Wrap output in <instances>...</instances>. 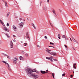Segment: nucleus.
<instances>
[{
  "instance_id": "19",
  "label": "nucleus",
  "mask_w": 79,
  "mask_h": 79,
  "mask_svg": "<svg viewBox=\"0 0 79 79\" xmlns=\"http://www.w3.org/2000/svg\"><path fill=\"white\" fill-rule=\"evenodd\" d=\"M2 61L4 63H5V64H7V63H6V62L4 61V60H2Z\"/></svg>"
},
{
  "instance_id": "64",
  "label": "nucleus",
  "mask_w": 79,
  "mask_h": 79,
  "mask_svg": "<svg viewBox=\"0 0 79 79\" xmlns=\"http://www.w3.org/2000/svg\"><path fill=\"white\" fill-rule=\"evenodd\" d=\"M73 73H74V72L73 71Z\"/></svg>"
},
{
  "instance_id": "46",
  "label": "nucleus",
  "mask_w": 79,
  "mask_h": 79,
  "mask_svg": "<svg viewBox=\"0 0 79 79\" xmlns=\"http://www.w3.org/2000/svg\"><path fill=\"white\" fill-rule=\"evenodd\" d=\"M37 47H39V48H40V46L39 45H37Z\"/></svg>"
},
{
  "instance_id": "60",
  "label": "nucleus",
  "mask_w": 79,
  "mask_h": 79,
  "mask_svg": "<svg viewBox=\"0 0 79 79\" xmlns=\"http://www.w3.org/2000/svg\"><path fill=\"white\" fill-rule=\"evenodd\" d=\"M4 74H6V73L5 71H4Z\"/></svg>"
},
{
  "instance_id": "51",
  "label": "nucleus",
  "mask_w": 79,
  "mask_h": 79,
  "mask_svg": "<svg viewBox=\"0 0 79 79\" xmlns=\"http://www.w3.org/2000/svg\"><path fill=\"white\" fill-rule=\"evenodd\" d=\"M13 37H16V36H15V35H13Z\"/></svg>"
},
{
  "instance_id": "17",
  "label": "nucleus",
  "mask_w": 79,
  "mask_h": 79,
  "mask_svg": "<svg viewBox=\"0 0 79 79\" xmlns=\"http://www.w3.org/2000/svg\"><path fill=\"white\" fill-rule=\"evenodd\" d=\"M58 37L59 39H61V38H60V34H58Z\"/></svg>"
},
{
  "instance_id": "21",
  "label": "nucleus",
  "mask_w": 79,
  "mask_h": 79,
  "mask_svg": "<svg viewBox=\"0 0 79 79\" xmlns=\"http://www.w3.org/2000/svg\"><path fill=\"white\" fill-rule=\"evenodd\" d=\"M10 12H8V13L6 15L7 17H8V16H9V15H10Z\"/></svg>"
},
{
  "instance_id": "28",
  "label": "nucleus",
  "mask_w": 79,
  "mask_h": 79,
  "mask_svg": "<svg viewBox=\"0 0 79 79\" xmlns=\"http://www.w3.org/2000/svg\"><path fill=\"white\" fill-rule=\"evenodd\" d=\"M7 58H8L9 59H11V57H10V56H8L7 55Z\"/></svg>"
},
{
  "instance_id": "16",
  "label": "nucleus",
  "mask_w": 79,
  "mask_h": 79,
  "mask_svg": "<svg viewBox=\"0 0 79 79\" xmlns=\"http://www.w3.org/2000/svg\"><path fill=\"white\" fill-rule=\"evenodd\" d=\"M52 76L53 77V78L55 79V74H54V73H52Z\"/></svg>"
},
{
  "instance_id": "23",
  "label": "nucleus",
  "mask_w": 79,
  "mask_h": 79,
  "mask_svg": "<svg viewBox=\"0 0 79 79\" xmlns=\"http://www.w3.org/2000/svg\"><path fill=\"white\" fill-rule=\"evenodd\" d=\"M62 38H63V39H64V38H65L66 37L64 35H63V36H62Z\"/></svg>"
},
{
  "instance_id": "18",
  "label": "nucleus",
  "mask_w": 79,
  "mask_h": 79,
  "mask_svg": "<svg viewBox=\"0 0 79 79\" xmlns=\"http://www.w3.org/2000/svg\"><path fill=\"white\" fill-rule=\"evenodd\" d=\"M46 58L48 59V60H51V58H50V57H46Z\"/></svg>"
},
{
  "instance_id": "41",
  "label": "nucleus",
  "mask_w": 79,
  "mask_h": 79,
  "mask_svg": "<svg viewBox=\"0 0 79 79\" xmlns=\"http://www.w3.org/2000/svg\"><path fill=\"white\" fill-rule=\"evenodd\" d=\"M50 60L52 62H53V60H52V59H50Z\"/></svg>"
},
{
  "instance_id": "25",
  "label": "nucleus",
  "mask_w": 79,
  "mask_h": 79,
  "mask_svg": "<svg viewBox=\"0 0 79 79\" xmlns=\"http://www.w3.org/2000/svg\"><path fill=\"white\" fill-rule=\"evenodd\" d=\"M2 55H4V56H7V55L3 53H2Z\"/></svg>"
},
{
  "instance_id": "43",
  "label": "nucleus",
  "mask_w": 79,
  "mask_h": 79,
  "mask_svg": "<svg viewBox=\"0 0 79 79\" xmlns=\"http://www.w3.org/2000/svg\"><path fill=\"white\" fill-rule=\"evenodd\" d=\"M44 38H45V39H47V36H44Z\"/></svg>"
},
{
  "instance_id": "14",
  "label": "nucleus",
  "mask_w": 79,
  "mask_h": 79,
  "mask_svg": "<svg viewBox=\"0 0 79 79\" xmlns=\"http://www.w3.org/2000/svg\"><path fill=\"white\" fill-rule=\"evenodd\" d=\"M13 29H14V31H15V29H16V27L15 26V25H14L13 26Z\"/></svg>"
},
{
  "instance_id": "3",
  "label": "nucleus",
  "mask_w": 79,
  "mask_h": 79,
  "mask_svg": "<svg viewBox=\"0 0 79 79\" xmlns=\"http://www.w3.org/2000/svg\"><path fill=\"white\" fill-rule=\"evenodd\" d=\"M52 12L54 14V15L55 17H56V12H55V10L54 9L52 10Z\"/></svg>"
},
{
  "instance_id": "26",
  "label": "nucleus",
  "mask_w": 79,
  "mask_h": 79,
  "mask_svg": "<svg viewBox=\"0 0 79 79\" xmlns=\"http://www.w3.org/2000/svg\"><path fill=\"white\" fill-rule=\"evenodd\" d=\"M64 46H65V48H66V50H68V47H67V46L65 44H64Z\"/></svg>"
},
{
  "instance_id": "31",
  "label": "nucleus",
  "mask_w": 79,
  "mask_h": 79,
  "mask_svg": "<svg viewBox=\"0 0 79 79\" xmlns=\"http://www.w3.org/2000/svg\"><path fill=\"white\" fill-rule=\"evenodd\" d=\"M53 60H54V61H58V60H56V59H53Z\"/></svg>"
},
{
  "instance_id": "48",
  "label": "nucleus",
  "mask_w": 79,
  "mask_h": 79,
  "mask_svg": "<svg viewBox=\"0 0 79 79\" xmlns=\"http://www.w3.org/2000/svg\"><path fill=\"white\" fill-rule=\"evenodd\" d=\"M42 1H41L40 2V6H41V4H42Z\"/></svg>"
},
{
  "instance_id": "59",
  "label": "nucleus",
  "mask_w": 79,
  "mask_h": 79,
  "mask_svg": "<svg viewBox=\"0 0 79 79\" xmlns=\"http://www.w3.org/2000/svg\"><path fill=\"white\" fill-rule=\"evenodd\" d=\"M2 44V41L1 40H0V44Z\"/></svg>"
},
{
  "instance_id": "37",
  "label": "nucleus",
  "mask_w": 79,
  "mask_h": 79,
  "mask_svg": "<svg viewBox=\"0 0 79 79\" xmlns=\"http://www.w3.org/2000/svg\"><path fill=\"white\" fill-rule=\"evenodd\" d=\"M25 56H27H27H28V54H25Z\"/></svg>"
},
{
  "instance_id": "62",
  "label": "nucleus",
  "mask_w": 79,
  "mask_h": 79,
  "mask_svg": "<svg viewBox=\"0 0 79 79\" xmlns=\"http://www.w3.org/2000/svg\"><path fill=\"white\" fill-rule=\"evenodd\" d=\"M21 43H23V41H21Z\"/></svg>"
},
{
  "instance_id": "9",
  "label": "nucleus",
  "mask_w": 79,
  "mask_h": 79,
  "mask_svg": "<svg viewBox=\"0 0 79 79\" xmlns=\"http://www.w3.org/2000/svg\"><path fill=\"white\" fill-rule=\"evenodd\" d=\"M19 58L20 60H23V61H24V59L23 58V57H22V56H20Z\"/></svg>"
},
{
  "instance_id": "53",
  "label": "nucleus",
  "mask_w": 79,
  "mask_h": 79,
  "mask_svg": "<svg viewBox=\"0 0 79 79\" xmlns=\"http://www.w3.org/2000/svg\"><path fill=\"white\" fill-rule=\"evenodd\" d=\"M72 48H73V50H76V49H75L73 47Z\"/></svg>"
},
{
  "instance_id": "11",
  "label": "nucleus",
  "mask_w": 79,
  "mask_h": 79,
  "mask_svg": "<svg viewBox=\"0 0 79 79\" xmlns=\"http://www.w3.org/2000/svg\"><path fill=\"white\" fill-rule=\"evenodd\" d=\"M0 23H2L3 26H5V24H4V23H3V22L1 20H0Z\"/></svg>"
},
{
  "instance_id": "61",
  "label": "nucleus",
  "mask_w": 79,
  "mask_h": 79,
  "mask_svg": "<svg viewBox=\"0 0 79 79\" xmlns=\"http://www.w3.org/2000/svg\"><path fill=\"white\" fill-rule=\"evenodd\" d=\"M27 21H29V19L27 18Z\"/></svg>"
},
{
  "instance_id": "33",
  "label": "nucleus",
  "mask_w": 79,
  "mask_h": 79,
  "mask_svg": "<svg viewBox=\"0 0 79 79\" xmlns=\"http://www.w3.org/2000/svg\"><path fill=\"white\" fill-rule=\"evenodd\" d=\"M50 45H54V43H52L51 42H50Z\"/></svg>"
},
{
  "instance_id": "49",
  "label": "nucleus",
  "mask_w": 79,
  "mask_h": 79,
  "mask_svg": "<svg viewBox=\"0 0 79 79\" xmlns=\"http://www.w3.org/2000/svg\"><path fill=\"white\" fill-rule=\"evenodd\" d=\"M19 19L20 21H22V18H20Z\"/></svg>"
},
{
  "instance_id": "15",
  "label": "nucleus",
  "mask_w": 79,
  "mask_h": 79,
  "mask_svg": "<svg viewBox=\"0 0 79 79\" xmlns=\"http://www.w3.org/2000/svg\"><path fill=\"white\" fill-rule=\"evenodd\" d=\"M18 60V58L16 57H15L14 59V61H17Z\"/></svg>"
},
{
  "instance_id": "34",
  "label": "nucleus",
  "mask_w": 79,
  "mask_h": 79,
  "mask_svg": "<svg viewBox=\"0 0 79 79\" xmlns=\"http://www.w3.org/2000/svg\"><path fill=\"white\" fill-rule=\"evenodd\" d=\"M50 25H51V26H52V27H53V24H52L51 23H50Z\"/></svg>"
},
{
  "instance_id": "57",
  "label": "nucleus",
  "mask_w": 79,
  "mask_h": 79,
  "mask_svg": "<svg viewBox=\"0 0 79 79\" xmlns=\"http://www.w3.org/2000/svg\"><path fill=\"white\" fill-rule=\"evenodd\" d=\"M73 41H74V42H75V40H75V39L74 40H73Z\"/></svg>"
},
{
  "instance_id": "42",
  "label": "nucleus",
  "mask_w": 79,
  "mask_h": 79,
  "mask_svg": "<svg viewBox=\"0 0 79 79\" xmlns=\"http://www.w3.org/2000/svg\"><path fill=\"white\" fill-rule=\"evenodd\" d=\"M73 66H76V63L74 64H73Z\"/></svg>"
},
{
  "instance_id": "8",
  "label": "nucleus",
  "mask_w": 79,
  "mask_h": 79,
  "mask_svg": "<svg viewBox=\"0 0 79 79\" xmlns=\"http://www.w3.org/2000/svg\"><path fill=\"white\" fill-rule=\"evenodd\" d=\"M20 27H23V26H24V23L23 22L19 24Z\"/></svg>"
},
{
  "instance_id": "1",
  "label": "nucleus",
  "mask_w": 79,
  "mask_h": 79,
  "mask_svg": "<svg viewBox=\"0 0 79 79\" xmlns=\"http://www.w3.org/2000/svg\"><path fill=\"white\" fill-rule=\"evenodd\" d=\"M32 69L30 68H27L25 69V70L28 74L27 75L29 76V77H31L32 79H37L39 77V76L35 75V74L34 73H32L31 72Z\"/></svg>"
},
{
  "instance_id": "20",
  "label": "nucleus",
  "mask_w": 79,
  "mask_h": 79,
  "mask_svg": "<svg viewBox=\"0 0 79 79\" xmlns=\"http://www.w3.org/2000/svg\"><path fill=\"white\" fill-rule=\"evenodd\" d=\"M8 69L10 71H11V68H10V67H8Z\"/></svg>"
},
{
  "instance_id": "27",
  "label": "nucleus",
  "mask_w": 79,
  "mask_h": 79,
  "mask_svg": "<svg viewBox=\"0 0 79 79\" xmlns=\"http://www.w3.org/2000/svg\"><path fill=\"white\" fill-rule=\"evenodd\" d=\"M13 63H15V64H16V61L14 60L13 61Z\"/></svg>"
},
{
  "instance_id": "12",
  "label": "nucleus",
  "mask_w": 79,
  "mask_h": 79,
  "mask_svg": "<svg viewBox=\"0 0 79 79\" xmlns=\"http://www.w3.org/2000/svg\"><path fill=\"white\" fill-rule=\"evenodd\" d=\"M31 25H32V26H33L35 29H36V27H35V25H34V23H31Z\"/></svg>"
},
{
  "instance_id": "10",
  "label": "nucleus",
  "mask_w": 79,
  "mask_h": 79,
  "mask_svg": "<svg viewBox=\"0 0 79 79\" xmlns=\"http://www.w3.org/2000/svg\"><path fill=\"white\" fill-rule=\"evenodd\" d=\"M31 72L32 73V72L34 73H35L36 72V71H37V70H36L34 69H32V70H31Z\"/></svg>"
},
{
  "instance_id": "47",
  "label": "nucleus",
  "mask_w": 79,
  "mask_h": 79,
  "mask_svg": "<svg viewBox=\"0 0 79 79\" xmlns=\"http://www.w3.org/2000/svg\"><path fill=\"white\" fill-rule=\"evenodd\" d=\"M73 75H70L71 78H72V77H73Z\"/></svg>"
},
{
  "instance_id": "35",
  "label": "nucleus",
  "mask_w": 79,
  "mask_h": 79,
  "mask_svg": "<svg viewBox=\"0 0 79 79\" xmlns=\"http://www.w3.org/2000/svg\"><path fill=\"white\" fill-rule=\"evenodd\" d=\"M65 40H68V38H67L66 37L65 38Z\"/></svg>"
},
{
  "instance_id": "44",
  "label": "nucleus",
  "mask_w": 79,
  "mask_h": 79,
  "mask_svg": "<svg viewBox=\"0 0 79 79\" xmlns=\"http://www.w3.org/2000/svg\"><path fill=\"white\" fill-rule=\"evenodd\" d=\"M36 72L37 73H38V74H39V72L38 71H37Z\"/></svg>"
},
{
  "instance_id": "63",
  "label": "nucleus",
  "mask_w": 79,
  "mask_h": 79,
  "mask_svg": "<svg viewBox=\"0 0 79 79\" xmlns=\"http://www.w3.org/2000/svg\"><path fill=\"white\" fill-rule=\"evenodd\" d=\"M72 39H73V38L74 37H73L72 36Z\"/></svg>"
},
{
  "instance_id": "24",
  "label": "nucleus",
  "mask_w": 79,
  "mask_h": 79,
  "mask_svg": "<svg viewBox=\"0 0 79 79\" xmlns=\"http://www.w3.org/2000/svg\"><path fill=\"white\" fill-rule=\"evenodd\" d=\"M5 6H8V5H7V2H5Z\"/></svg>"
},
{
  "instance_id": "55",
  "label": "nucleus",
  "mask_w": 79,
  "mask_h": 79,
  "mask_svg": "<svg viewBox=\"0 0 79 79\" xmlns=\"http://www.w3.org/2000/svg\"><path fill=\"white\" fill-rule=\"evenodd\" d=\"M72 40H74L75 39H74V38H72Z\"/></svg>"
},
{
  "instance_id": "50",
  "label": "nucleus",
  "mask_w": 79,
  "mask_h": 79,
  "mask_svg": "<svg viewBox=\"0 0 79 79\" xmlns=\"http://www.w3.org/2000/svg\"><path fill=\"white\" fill-rule=\"evenodd\" d=\"M13 42H16V40H14Z\"/></svg>"
},
{
  "instance_id": "2",
  "label": "nucleus",
  "mask_w": 79,
  "mask_h": 79,
  "mask_svg": "<svg viewBox=\"0 0 79 79\" xmlns=\"http://www.w3.org/2000/svg\"><path fill=\"white\" fill-rule=\"evenodd\" d=\"M46 52H47L48 53H50V55H53V56H55V55H56L57 54L56 52H50V51H51V50H49L48 48H46Z\"/></svg>"
},
{
  "instance_id": "4",
  "label": "nucleus",
  "mask_w": 79,
  "mask_h": 79,
  "mask_svg": "<svg viewBox=\"0 0 79 79\" xmlns=\"http://www.w3.org/2000/svg\"><path fill=\"white\" fill-rule=\"evenodd\" d=\"M10 48H13V42H12V41H10Z\"/></svg>"
},
{
  "instance_id": "58",
  "label": "nucleus",
  "mask_w": 79,
  "mask_h": 79,
  "mask_svg": "<svg viewBox=\"0 0 79 79\" xmlns=\"http://www.w3.org/2000/svg\"><path fill=\"white\" fill-rule=\"evenodd\" d=\"M46 71V72H48V70H47Z\"/></svg>"
},
{
  "instance_id": "22",
  "label": "nucleus",
  "mask_w": 79,
  "mask_h": 79,
  "mask_svg": "<svg viewBox=\"0 0 79 79\" xmlns=\"http://www.w3.org/2000/svg\"><path fill=\"white\" fill-rule=\"evenodd\" d=\"M5 34L7 36L8 38H10V36H8V34H7V33Z\"/></svg>"
},
{
  "instance_id": "39",
  "label": "nucleus",
  "mask_w": 79,
  "mask_h": 79,
  "mask_svg": "<svg viewBox=\"0 0 79 79\" xmlns=\"http://www.w3.org/2000/svg\"><path fill=\"white\" fill-rule=\"evenodd\" d=\"M62 76H65V73H64L62 75Z\"/></svg>"
},
{
  "instance_id": "36",
  "label": "nucleus",
  "mask_w": 79,
  "mask_h": 79,
  "mask_svg": "<svg viewBox=\"0 0 79 79\" xmlns=\"http://www.w3.org/2000/svg\"><path fill=\"white\" fill-rule=\"evenodd\" d=\"M24 44H25L24 46H26L27 45V43H25Z\"/></svg>"
},
{
  "instance_id": "52",
  "label": "nucleus",
  "mask_w": 79,
  "mask_h": 79,
  "mask_svg": "<svg viewBox=\"0 0 79 79\" xmlns=\"http://www.w3.org/2000/svg\"><path fill=\"white\" fill-rule=\"evenodd\" d=\"M70 39L71 41V42H73V41H72V40L71 39V38H70Z\"/></svg>"
},
{
  "instance_id": "5",
  "label": "nucleus",
  "mask_w": 79,
  "mask_h": 79,
  "mask_svg": "<svg viewBox=\"0 0 79 79\" xmlns=\"http://www.w3.org/2000/svg\"><path fill=\"white\" fill-rule=\"evenodd\" d=\"M3 30H4V31H6L7 32H9L10 31V30H9V29H8V28L6 27H4V29Z\"/></svg>"
},
{
  "instance_id": "38",
  "label": "nucleus",
  "mask_w": 79,
  "mask_h": 79,
  "mask_svg": "<svg viewBox=\"0 0 79 79\" xmlns=\"http://www.w3.org/2000/svg\"><path fill=\"white\" fill-rule=\"evenodd\" d=\"M7 26H9V23H7Z\"/></svg>"
},
{
  "instance_id": "30",
  "label": "nucleus",
  "mask_w": 79,
  "mask_h": 79,
  "mask_svg": "<svg viewBox=\"0 0 79 79\" xmlns=\"http://www.w3.org/2000/svg\"><path fill=\"white\" fill-rule=\"evenodd\" d=\"M74 42H76V43H77V44H79V43H78V42H77V40H75Z\"/></svg>"
},
{
  "instance_id": "6",
  "label": "nucleus",
  "mask_w": 79,
  "mask_h": 79,
  "mask_svg": "<svg viewBox=\"0 0 79 79\" xmlns=\"http://www.w3.org/2000/svg\"><path fill=\"white\" fill-rule=\"evenodd\" d=\"M40 72L42 74H46V73H48L45 72V71L41 70Z\"/></svg>"
},
{
  "instance_id": "29",
  "label": "nucleus",
  "mask_w": 79,
  "mask_h": 79,
  "mask_svg": "<svg viewBox=\"0 0 79 79\" xmlns=\"http://www.w3.org/2000/svg\"><path fill=\"white\" fill-rule=\"evenodd\" d=\"M73 68L74 69H77L76 67L75 66H73Z\"/></svg>"
},
{
  "instance_id": "13",
  "label": "nucleus",
  "mask_w": 79,
  "mask_h": 79,
  "mask_svg": "<svg viewBox=\"0 0 79 79\" xmlns=\"http://www.w3.org/2000/svg\"><path fill=\"white\" fill-rule=\"evenodd\" d=\"M43 10H45V11H46L47 10V8L45 6H44L43 7Z\"/></svg>"
},
{
  "instance_id": "56",
  "label": "nucleus",
  "mask_w": 79,
  "mask_h": 79,
  "mask_svg": "<svg viewBox=\"0 0 79 79\" xmlns=\"http://www.w3.org/2000/svg\"><path fill=\"white\" fill-rule=\"evenodd\" d=\"M49 0H47V2H48V3H49Z\"/></svg>"
},
{
  "instance_id": "40",
  "label": "nucleus",
  "mask_w": 79,
  "mask_h": 79,
  "mask_svg": "<svg viewBox=\"0 0 79 79\" xmlns=\"http://www.w3.org/2000/svg\"><path fill=\"white\" fill-rule=\"evenodd\" d=\"M50 58H51V59H52V60H53V57H52V56H51L50 57Z\"/></svg>"
},
{
  "instance_id": "7",
  "label": "nucleus",
  "mask_w": 79,
  "mask_h": 79,
  "mask_svg": "<svg viewBox=\"0 0 79 79\" xmlns=\"http://www.w3.org/2000/svg\"><path fill=\"white\" fill-rule=\"evenodd\" d=\"M27 37V38H29L28 40H30V38H29V33L28 32H27L26 33Z\"/></svg>"
},
{
  "instance_id": "32",
  "label": "nucleus",
  "mask_w": 79,
  "mask_h": 79,
  "mask_svg": "<svg viewBox=\"0 0 79 79\" xmlns=\"http://www.w3.org/2000/svg\"><path fill=\"white\" fill-rule=\"evenodd\" d=\"M49 47H53V48H55V47L53 46H48Z\"/></svg>"
},
{
  "instance_id": "54",
  "label": "nucleus",
  "mask_w": 79,
  "mask_h": 79,
  "mask_svg": "<svg viewBox=\"0 0 79 79\" xmlns=\"http://www.w3.org/2000/svg\"><path fill=\"white\" fill-rule=\"evenodd\" d=\"M59 11H60V12H61V11H62L61 10H59Z\"/></svg>"
},
{
  "instance_id": "45",
  "label": "nucleus",
  "mask_w": 79,
  "mask_h": 79,
  "mask_svg": "<svg viewBox=\"0 0 79 79\" xmlns=\"http://www.w3.org/2000/svg\"><path fill=\"white\" fill-rule=\"evenodd\" d=\"M7 65H8V67H10V65H9V64H8V63H7Z\"/></svg>"
}]
</instances>
